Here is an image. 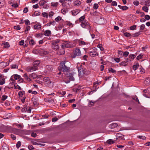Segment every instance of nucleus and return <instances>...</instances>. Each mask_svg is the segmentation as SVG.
I'll return each mask as SVG.
<instances>
[{
  "mask_svg": "<svg viewBox=\"0 0 150 150\" xmlns=\"http://www.w3.org/2000/svg\"><path fill=\"white\" fill-rule=\"evenodd\" d=\"M70 63L69 62L64 61L60 63L58 69L60 71H62L64 73H67L70 69Z\"/></svg>",
  "mask_w": 150,
  "mask_h": 150,
  "instance_id": "nucleus-1",
  "label": "nucleus"
},
{
  "mask_svg": "<svg viewBox=\"0 0 150 150\" xmlns=\"http://www.w3.org/2000/svg\"><path fill=\"white\" fill-rule=\"evenodd\" d=\"M64 74L66 75V77L64 81L65 83H69L71 81H74V79L71 73H69L68 71L67 73H65Z\"/></svg>",
  "mask_w": 150,
  "mask_h": 150,
  "instance_id": "nucleus-2",
  "label": "nucleus"
},
{
  "mask_svg": "<svg viewBox=\"0 0 150 150\" xmlns=\"http://www.w3.org/2000/svg\"><path fill=\"white\" fill-rule=\"evenodd\" d=\"M60 41L59 40L57 39L52 42L51 47L53 49L56 50H59V46L58 43Z\"/></svg>",
  "mask_w": 150,
  "mask_h": 150,
  "instance_id": "nucleus-3",
  "label": "nucleus"
},
{
  "mask_svg": "<svg viewBox=\"0 0 150 150\" xmlns=\"http://www.w3.org/2000/svg\"><path fill=\"white\" fill-rule=\"evenodd\" d=\"M62 42L61 45L62 48L64 49L65 48H71L73 47L71 45V42L68 41H63Z\"/></svg>",
  "mask_w": 150,
  "mask_h": 150,
  "instance_id": "nucleus-4",
  "label": "nucleus"
},
{
  "mask_svg": "<svg viewBox=\"0 0 150 150\" xmlns=\"http://www.w3.org/2000/svg\"><path fill=\"white\" fill-rule=\"evenodd\" d=\"M81 25L83 28H86L88 29H90L91 28L90 24L86 20L84 21V22H82L81 24Z\"/></svg>",
  "mask_w": 150,
  "mask_h": 150,
  "instance_id": "nucleus-5",
  "label": "nucleus"
},
{
  "mask_svg": "<svg viewBox=\"0 0 150 150\" xmlns=\"http://www.w3.org/2000/svg\"><path fill=\"white\" fill-rule=\"evenodd\" d=\"M81 55V53L80 50L79 48H76L75 50L74 55L72 56L73 58H74L76 56H80Z\"/></svg>",
  "mask_w": 150,
  "mask_h": 150,
  "instance_id": "nucleus-6",
  "label": "nucleus"
},
{
  "mask_svg": "<svg viewBox=\"0 0 150 150\" xmlns=\"http://www.w3.org/2000/svg\"><path fill=\"white\" fill-rule=\"evenodd\" d=\"M78 71L79 75L81 77L85 73V69L81 67H79L78 68Z\"/></svg>",
  "mask_w": 150,
  "mask_h": 150,
  "instance_id": "nucleus-7",
  "label": "nucleus"
},
{
  "mask_svg": "<svg viewBox=\"0 0 150 150\" xmlns=\"http://www.w3.org/2000/svg\"><path fill=\"white\" fill-rule=\"evenodd\" d=\"M97 49L95 48L93 49L89 52V54L91 56L94 57L96 55L98 56V54L97 52Z\"/></svg>",
  "mask_w": 150,
  "mask_h": 150,
  "instance_id": "nucleus-8",
  "label": "nucleus"
},
{
  "mask_svg": "<svg viewBox=\"0 0 150 150\" xmlns=\"http://www.w3.org/2000/svg\"><path fill=\"white\" fill-rule=\"evenodd\" d=\"M37 69V67L33 65L32 67H28L26 69V71L28 72H33Z\"/></svg>",
  "mask_w": 150,
  "mask_h": 150,
  "instance_id": "nucleus-9",
  "label": "nucleus"
},
{
  "mask_svg": "<svg viewBox=\"0 0 150 150\" xmlns=\"http://www.w3.org/2000/svg\"><path fill=\"white\" fill-rule=\"evenodd\" d=\"M116 140L118 139L120 140L121 139L123 140L124 139V136L120 133H117L116 135Z\"/></svg>",
  "mask_w": 150,
  "mask_h": 150,
  "instance_id": "nucleus-10",
  "label": "nucleus"
},
{
  "mask_svg": "<svg viewBox=\"0 0 150 150\" xmlns=\"http://www.w3.org/2000/svg\"><path fill=\"white\" fill-rule=\"evenodd\" d=\"M80 11V10L79 9H76L75 10L72 11L71 12L73 16H76L78 14Z\"/></svg>",
  "mask_w": 150,
  "mask_h": 150,
  "instance_id": "nucleus-11",
  "label": "nucleus"
},
{
  "mask_svg": "<svg viewBox=\"0 0 150 150\" xmlns=\"http://www.w3.org/2000/svg\"><path fill=\"white\" fill-rule=\"evenodd\" d=\"M47 72H50L52 71L53 68L52 66L47 65L46 67Z\"/></svg>",
  "mask_w": 150,
  "mask_h": 150,
  "instance_id": "nucleus-12",
  "label": "nucleus"
},
{
  "mask_svg": "<svg viewBox=\"0 0 150 150\" xmlns=\"http://www.w3.org/2000/svg\"><path fill=\"white\" fill-rule=\"evenodd\" d=\"M135 57L136 56L134 54H130L129 56V61L130 62L132 61Z\"/></svg>",
  "mask_w": 150,
  "mask_h": 150,
  "instance_id": "nucleus-13",
  "label": "nucleus"
},
{
  "mask_svg": "<svg viewBox=\"0 0 150 150\" xmlns=\"http://www.w3.org/2000/svg\"><path fill=\"white\" fill-rule=\"evenodd\" d=\"M117 123H112L109 125V127L110 128L113 129L117 127Z\"/></svg>",
  "mask_w": 150,
  "mask_h": 150,
  "instance_id": "nucleus-14",
  "label": "nucleus"
},
{
  "mask_svg": "<svg viewBox=\"0 0 150 150\" xmlns=\"http://www.w3.org/2000/svg\"><path fill=\"white\" fill-rule=\"evenodd\" d=\"M78 44L79 46L84 45L88 44V43L86 42L83 41H81L79 40L78 42Z\"/></svg>",
  "mask_w": 150,
  "mask_h": 150,
  "instance_id": "nucleus-15",
  "label": "nucleus"
},
{
  "mask_svg": "<svg viewBox=\"0 0 150 150\" xmlns=\"http://www.w3.org/2000/svg\"><path fill=\"white\" fill-rule=\"evenodd\" d=\"M128 60H127L126 61H123L120 63V66H126L128 65L127 62H128Z\"/></svg>",
  "mask_w": 150,
  "mask_h": 150,
  "instance_id": "nucleus-16",
  "label": "nucleus"
},
{
  "mask_svg": "<svg viewBox=\"0 0 150 150\" xmlns=\"http://www.w3.org/2000/svg\"><path fill=\"white\" fill-rule=\"evenodd\" d=\"M29 76L33 79H35L37 77V75L35 73H33L29 75Z\"/></svg>",
  "mask_w": 150,
  "mask_h": 150,
  "instance_id": "nucleus-17",
  "label": "nucleus"
},
{
  "mask_svg": "<svg viewBox=\"0 0 150 150\" xmlns=\"http://www.w3.org/2000/svg\"><path fill=\"white\" fill-rule=\"evenodd\" d=\"M44 33L45 36H48L51 35V31L49 30H46L44 32Z\"/></svg>",
  "mask_w": 150,
  "mask_h": 150,
  "instance_id": "nucleus-18",
  "label": "nucleus"
},
{
  "mask_svg": "<svg viewBox=\"0 0 150 150\" xmlns=\"http://www.w3.org/2000/svg\"><path fill=\"white\" fill-rule=\"evenodd\" d=\"M81 3L80 1L76 0L74 2V5L75 6H79L81 4Z\"/></svg>",
  "mask_w": 150,
  "mask_h": 150,
  "instance_id": "nucleus-19",
  "label": "nucleus"
},
{
  "mask_svg": "<svg viewBox=\"0 0 150 150\" xmlns=\"http://www.w3.org/2000/svg\"><path fill=\"white\" fill-rule=\"evenodd\" d=\"M118 6L120 8V9H122L123 10H126L128 8V7L126 6H122L121 5H118Z\"/></svg>",
  "mask_w": 150,
  "mask_h": 150,
  "instance_id": "nucleus-20",
  "label": "nucleus"
},
{
  "mask_svg": "<svg viewBox=\"0 0 150 150\" xmlns=\"http://www.w3.org/2000/svg\"><path fill=\"white\" fill-rule=\"evenodd\" d=\"M23 76L24 77L25 79L26 80L30 82L31 81V79H30V77H29L28 76L27 74H25L23 75Z\"/></svg>",
  "mask_w": 150,
  "mask_h": 150,
  "instance_id": "nucleus-21",
  "label": "nucleus"
},
{
  "mask_svg": "<svg viewBox=\"0 0 150 150\" xmlns=\"http://www.w3.org/2000/svg\"><path fill=\"white\" fill-rule=\"evenodd\" d=\"M40 60H37L33 62V65L37 67V66L40 64Z\"/></svg>",
  "mask_w": 150,
  "mask_h": 150,
  "instance_id": "nucleus-22",
  "label": "nucleus"
},
{
  "mask_svg": "<svg viewBox=\"0 0 150 150\" xmlns=\"http://www.w3.org/2000/svg\"><path fill=\"white\" fill-rule=\"evenodd\" d=\"M41 26L39 24H35L34 26V28L35 29H40L41 28Z\"/></svg>",
  "mask_w": 150,
  "mask_h": 150,
  "instance_id": "nucleus-23",
  "label": "nucleus"
},
{
  "mask_svg": "<svg viewBox=\"0 0 150 150\" xmlns=\"http://www.w3.org/2000/svg\"><path fill=\"white\" fill-rule=\"evenodd\" d=\"M57 93L59 95H61L62 96H64L65 95L66 92L65 91H59L57 92Z\"/></svg>",
  "mask_w": 150,
  "mask_h": 150,
  "instance_id": "nucleus-24",
  "label": "nucleus"
},
{
  "mask_svg": "<svg viewBox=\"0 0 150 150\" xmlns=\"http://www.w3.org/2000/svg\"><path fill=\"white\" fill-rule=\"evenodd\" d=\"M44 81L46 82L47 83H50V81L49 80V78L48 77H45L43 79Z\"/></svg>",
  "mask_w": 150,
  "mask_h": 150,
  "instance_id": "nucleus-25",
  "label": "nucleus"
},
{
  "mask_svg": "<svg viewBox=\"0 0 150 150\" xmlns=\"http://www.w3.org/2000/svg\"><path fill=\"white\" fill-rule=\"evenodd\" d=\"M85 18V15H84L81 17L79 19V21L80 22H84V20Z\"/></svg>",
  "mask_w": 150,
  "mask_h": 150,
  "instance_id": "nucleus-26",
  "label": "nucleus"
},
{
  "mask_svg": "<svg viewBox=\"0 0 150 150\" xmlns=\"http://www.w3.org/2000/svg\"><path fill=\"white\" fill-rule=\"evenodd\" d=\"M51 6L54 7H56L58 5V2H52L51 3Z\"/></svg>",
  "mask_w": 150,
  "mask_h": 150,
  "instance_id": "nucleus-27",
  "label": "nucleus"
},
{
  "mask_svg": "<svg viewBox=\"0 0 150 150\" xmlns=\"http://www.w3.org/2000/svg\"><path fill=\"white\" fill-rule=\"evenodd\" d=\"M68 12L67 9V8H63L61 10V13L63 14H65Z\"/></svg>",
  "mask_w": 150,
  "mask_h": 150,
  "instance_id": "nucleus-28",
  "label": "nucleus"
},
{
  "mask_svg": "<svg viewBox=\"0 0 150 150\" xmlns=\"http://www.w3.org/2000/svg\"><path fill=\"white\" fill-rule=\"evenodd\" d=\"M139 64L138 63L134 65L133 66V69L134 70H136L139 67Z\"/></svg>",
  "mask_w": 150,
  "mask_h": 150,
  "instance_id": "nucleus-29",
  "label": "nucleus"
},
{
  "mask_svg": "<svg viewBox=\"0 0 150 150\" xmlns=\"http://www.w3.org/2000/svg\"><path fill=\"white\" fill-rule=\"evenodd\" d=\"M141 31H139L138 32H137L135 33L132 34L133 36V37H137L139 35L141 34Z\"/></svg>",
  "mask_w": 150,
  "mask_h": 150,
  "instance_id": "nucleus-30",
  "label": "nucleus"
},
{
  "mask_svg": "<svg viewBox=\"0 0 150 150\" xmlns=\"http://www.w3.org/2000/svg\"><path fill=\"white\" fill-rule=\"evenodd\" d=\"M5 4V1L4 0H0V8L3 6Z\"/></svg>",
  "mask_w": 150,
  "mask_h": 150,
  "instance_id": "nucleus-31",
  "label": "nucleus"
},
{
  "mask_svg": "<svg viewBox=\"0 0 150 150\" xmlns=\"http://www.w3.org/2000/svg\"><path fill=\"white\" fill-rule=\"evenodd\" d=\"M47 53H48V52L45 50H42L40 52V54L42 55H46Z\"/></svg>",
  "mask_w": 150,
  "mask_h": 150,
  "instance_id": "nucleus-32",
  "label": "nucleus"
},
{
  "mask_svg": "<svg viewBox=\"0 0 150 150\" xmlns=\"http://www.w3.org/2000/svg\"><path fill=\"white\" fill-rule=\"evenodd\" d=\"M142 9L145 12H147L149 10V8L147 7L144 6L142 7Z\"/></svg>",
  "mask_w": 150,
  "mask_h": 150,
  "instance_id": "nucleus-33",
  "label": "nucleus"
},
{
  "mask_svg": "<svg viewBox=\"0 0 150 150\" xmlns=\"http://www.w3.org/2000/svg\"><path fill=\"white\" fill-rule=\"evenodd\" d=\"M28 92L29 93H31L32 94H35V95H36L37 93V91H33L31 89L29 90L28 91Z\"/></svg>",
  "mask_w": 150,
  "mask_h": 150,
  "instance_id": "nucleus-34",
  "label": "nucleus"
},
{
  "mask_svg": "<svg viewBox=\"0 0 150 150\" xmlns=\"http://www.w3.org/2000/svg\"><path fill=\"white\" fill-rule=\"evenodd\" d=\"M14 88L15 89H18L19 90H21L22 89L21 87L19 86L18 85L16 84H15L14 85Z\"/></svg>",
  "mask_w": 150,
  "mask_h": 150,
  "instance_id": "nucleus-35",
  "label": "nucleus"
},
{
  "mask_svg": "<svg viewBox=\"0 0 150 150\" xmlns=\"http://www.w3.org/2000/svg\"><path fill=\"white\" fill-rule=\"evenodd\" d=\"M108 71L110 72H111L115 74L116 73V71L113 69L112 68H110L108 69Z\"/></svg>",
  "mask_w": 150,
  "mask_h": 150,
  "instance_id": "nucleus-36",
  "label": "nucleus"
},
{
  "mask_svg": "<svg viewBox=\"0 0 150 150\" xmlns=\"http://www.w3.org/2000/svg\"><path fill=\"white\" fill-rule=\"evenodd\" d=\"M107 142L109 144H111L114 143L115 142L113 140L110 139L107 141Z\"/></svg>",
  "mask_w": 150,
  "mask_h": 150,
  "instance_id": "nucleus-37",
  "label": "nucleus"
},
{
  "mask_svg": "<svg viewBox=\"0 0 150 150\" xmlns=\"http://www.w3.org/2000/svg\"><path fill=\"white\" fill-rule=\"evenodd\" d=\"M4 45L5 48H8L10 47L9 43L8 42H5L4 44Z\"/></svg>",
  "mask_w": 150,
  "mask_h": 150,
  "instance_id": "nucleus-38",
  "label": "nucleus"
},
{
  "mask_svg": "<svg viewBox=\"0 0 150 150\" xmlns=\"http://www.w3.org/2000/svg\"><path fill=\"white\" fill-rule=\"evenodd\" d=\"M5 82V80L4 78H3L0 80V84L3 85Z\"/></svg>",
  "mask_w": 150,
  "mask_h": 150,
  "instance_id": "nucleus-39",
  "label": "nucleus"
},
{
  "mask_svg": "<svg viewBox=\"0 0 150 150\" xmlns=\"http://www.w3.org/2000/svg\"><path fill=\"white\" fill-rule=\"evenodd\" d=\"M8 96L6 95H3L1 97V100L3 101H4L7 98Z\"/></svg>",
  "mask_w": 150,
  "mask_h": 150,
  "instance_id": "nucleus-40",
  "label": "nucleus"
},
{
  "mask_svg": "<svg viewBox=\"0 0 150 150\" xmlns=\"http://www.w3.org/2000/svg\"><path fill=\"white\" fill-rule=\"evenodd\" d=\"M21 145V143L20 141H18L16 144V147L17 148H19Z\"/></svg>",
  "mask_w": 150,
  "mask_h": 150,
  "instance_id": "nucleus-41",
  "label": "nucleus"
},
{
  "mask_svg": "<svg viewBox=\"0 0 150 150\" xmlns=\"http://www.w3.org/2000/svg\"><path fill=\"white\" fill-rule=\"evenodd\" d=\"M66 24L67 25H68L69 26L71 27H72L73 26V25L72 24L69 22H66Z\"/></svg>",
  "mask_w": 150,
  "mask_h": 150,
  "instance_id": "nucleus-42",
  "label": "nucleus"
},
{
  "mask_svg": "<svg viewBox=\"0 0 150 150\" xmlns=\"http://www.w3.org/2000/svg\"><path fill=\"white\" fill-rule=\"evenodd\" d=\"M23 91H20L19 92L18 94L20 97H22L23 95Z\"/></svg>",
  "mask_w": 150,
  "mask_h": 150,
  "instance_id": "nucleus-43",
  "label": "nucleus"
},
{
  "mask_svg": "<svg viewBox=\"0 0 150 150\" xmlns=\"http://www.w3.org/2000/svg\"><path fill=\"white\" fill-rule=\"evenodd\" d=\"M42 15L43 17H44L48 18V14L46 12H43L42 13Z\"/></svg>",
  "mask_w": 150,
  "mask_h": 150,
  "instance_id": "nucleus-44",
  "label": "nucleus"
},
{
  "mask_svg": "<svg viewBox=\"0 0 150 150\" xmlns=\"http://www.w3.org/2000/svg\"><path fill=\"white\" fill-rule=\"evenodd\" d=\"M99 7L98 5L97 4H94L93 5V8L95 9H97Z\"/></svg>",
  "mask_w": 150,
  "mask_h": 150,
  "instance_id": "nucleus-45",
  "label": "nucleus"
},
{
  "mask_svg": "<svg viewBox=\"0 0 150 150\" xmlns=\"http://www.w3.org/2000/svg\"><path fill=\"white\" fill-rule=\"evenodd\" d=\"M15 81V80L13 79V76H12L10 80V83H11L13 84L14 83Z\"/></svg>",
  "mask_w": 150,
  "mask_h": 150,
  "instance_id": "nucleus-46",
  "label": "nucleus"
},
{
  "mask_svg": "<svg viewBox=\"0 0 150 150\" xmlns=\"http://www.w3.org/2000/svg\"><path fill=\"white\" fill-rule=\"evenodd\" d=\"M21 77V76L18 74H15L14 76V78L15 79L17 80L19 79Z\"/></svg>",
  "mask_w": 150,
  "mask_h": 150,
  "instance_id": "nucleus-47",
  "label": "nucleus"
},
{
  "mask_svg": "<svg viewBox=\"0 0 150 150\" xmlns=\"http://www.w3.org/2000/svg\"><path fill=\"white\" fill-rule=\"evenodd\" d=\"M62 19V18L60 16H58L55 18V20L56 22H58Z\"/></svg>",
  "mask_w": 150,
  "mask_h": 150,
  "instance_id": "nucleus-48",
  "label": "nucleus"
},
{
  "mask_svg": "<svg viewBox=\"0 0 150 150\" xmlns=\"http://www.w3.org/2000/svg\"><path fill=\"white\" fill-rule=\"evenodd\" d=\"M29 42L30 44L32 45H33L35 44V42L34 40L32 39L30 40Z\"/></svg>",
  "mask_w": 150,
  "mask_h": 150,
  "instance_id": "nucleus-49",
  "label": "nucleus"
},
{
  "mask_svg": "<svg viewBox=\"0 0 150 150\" xmlns=\"http://www.w3.org/2000/svg\"><path fill=\"white\" fill-rule=\"evenodd\" d=\"M124 35L127 37H130L131 36V34L129 33H128L127 32H126L124 34Z\"/></svg>",
  "mask_w": 150,
  "mask_h": 150,
  "instance_id": "nucleus-50",
  "label": "nucleus"
},
{
  "mask_svg": "<svg viewBox=\"0 0 150 150\" xmlns=\"http://www.w3.org/2000/svg\"><path fill=\"white\" fill-rule=\"evenodd\" d=\"M14 28L15 29L19 30L21 29V27L19 25L15 26L14 27Z\"/></svg>",
  "mask_w": 150,
  "mask_h": 150,
  "instance_id": "nucleus-51",
  "label": "nucleus"
},
{
  "mask_svg": "<svg viewBox=\"0 0 150 150\" xmlns=\"http://www.w3.org/2000/svg\"><path fill=\"white\" fill-rule=\"evenodd\" d=\"M25 23L26 25H28L30 23V22L28 20H26L25 21Z\"/></svg>",
  "mask_w": 150,
  "mask_h": 150,
  "instance_id": "nucleus-52",
  "label": "nucleus"
},
{
  "mask_svg": "<svg viewBox=\"0 0 150 150\" xmlns=\"http://www.w3.org/2000/svg\"><path fill=\"white\" fill-rule=\"evenodd\" d=\"M136 28V25H134L131 26L130 27V30H133L135 29Z\"/></svg>",
  "mask_w": 150,
  "mask_h": 150,
  "instance_id": "nucleus-53",
  "label": "nucleus"
},
{
  "mask_svg": "<svg viewBox=\"0 0 150 150\" xmlns=\"http://www.w3.org/2000/svg\"><path fill=\"white\" fill-rule=\"evenodd\" d=\"M120 59L119 58H115L114 59L115 61L117 63H118L120 61Z\"/></svg>",
  "mask_w": 150,
  "mask_h": 150,
  "instance_id": "nucleus-54",
  "label": "nucleus"
},
{
  "mask_svg": "<svg viewBox=\"0 0 150 150\" xmlns=\"http://www.w3.org/2000/svg\"><path fill=\"white\" fill-rule=\"evenodd\" d=\"M129 54V52H128L126 51L123 53V55L125 57H127L128 56Z\"/></svg>",
  "mask_w": 150,
  "mask_h": 150,
  "instance_id": "nucleus-55",
  "label": "nucleus"
},
{
  "mask_svg": "<svg viewBox=\"0 0 150 150\" xmlns=\"http://www.w3.org/2000/svg\"><path fill=\"white\" fill-rule=\"evenodd\" d=\"M27 111V108L26 107L23 108L21 110V111L22 112H26Z\"/></svg>",
  "mask_w": 150,
  "mask_h": 150,
  "instance_id": "nucleus-56",
  "label": "nucleus"
},
{
  "mask_svg": "<svg viewBox=\"0 0 150 150\" xmlns=\"http://www.w3.org/2000/svg\"><path fill=\"white\" fill-rule=\"evenodd\" d=\"M28 147L29 149L30 150H32L34 149L33 146L32 145H29Z\"/></svg>",
  "mask_w": 150,
  "mask_h": 150,
  "instance_id": "nucleus-57",
  "label": "nucleus"
},
{
  "mask_svg": "<svg viewBox=\"0 0 150 150\" xmlns=\"http://www.w3.org/2000/svg\"><path fill=\"white\" fill-rule=\"evenodd\" d=\"M137 137L142 139H145L146 138V137L145 136H137Z\"/></svg>",
  "mask_w": 150,
  "mask_h": 150,
  "instance_id": "nucleus-58",
  "label": "nucleus"
},
{
  "mask_svg": "<svg viewBox=\"0 0 150 150\" xmlns=\"http://www.w3.org/2000/svg\"><path fill=\"white\" fill-rule=\"evenodd\" d=\"M145 18L146 20H149L150 19V16L148 15H146L145 16Z\"/></svg>",
  "mask_w": 150,
  "mask_h": 150,
  "instance_id": "nucleus-59",
  "label": "nucleus"
},
{
  "mask_svg": "<svg viewBox=\"0 0 150 150\" xmlns=\"http://www.w3.org/2000/svg\"><path fill=\"white\" fill-rule=\"evenodd\" d=\"M134 4L136 6H138L139 4V2L137 1H135L133 2Z\"/></svg>",
  "mask_w": 150,
  "mask_h": 150,
  "instance_id": "nucleus-60",
  "label": "nucleus"
},
{
  "mask_svg": "<svg viewBox=\"0 0 150 150\" xmlns=\"http://www.w3.org/2000/svg\"><path fill=\"white\" fill-rule=\"evenodd\" d=\"M145 4L146 5H147L148 6H150V2L149 0H147V1H145Z\"/></svg>",
  "mask_w": 150,
  "mask_h": 150,
  "instance_id": "nucleus-61",
  "label": "nucleus"
},
{
  "mask_svg": "<svg viewBox=\"0 0 150 150\" xmlns=\"http://www.w3.org/2000/svg\"><path fill=\"white\" fill-rule=\"evenodd\" d=\"M31 136L33 137H35L37 136V134L36 133L32 132L31 134Z\"/></svg>",
  "mask_w": 150,
  "mask_h": 150,
  "instance_id": "nucleus-62",
  "label": "nucleus"
},
{
  "mask_svg": "<svg viewBox=\"0 0 150 150\" xmlns=\"http://www.w3.org/2000/svg\"><path fill=\"white\" fill-rule=\"evenodd\" d=\"M90 103L88 104V106L90 107L93 106L94 105V103L93 102L90 101Z\"/></svg>",
  "mask_w": 150,
  "mask_h": 150,
  "instance_id": "nucleus-63",
  "label": "nucleus"
},
{
  "mask_svg": "<svg viewBox=\"0 0 150 150\" xmlns=\"http://www.w3.org/2000/svg\"><path fill=\"white\" fill-rule=\"evenodd\" d=\"M11 138L14 140H15L16 139V137L15 135L13 134H11Z\"/></svg>",
  "mask_w": 150,
  "mask_h": 150,
  "instance_id": "nucleus-64",
  "label": "nucleus"
}]
</instances>
